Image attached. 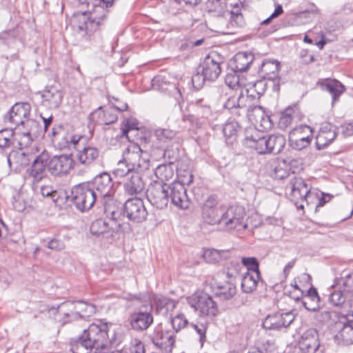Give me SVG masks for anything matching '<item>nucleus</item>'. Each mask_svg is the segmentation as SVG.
Masks as SVG:
<instances>
[{
  "label": "nucleus",
  "instance_id": "1",
  "mask_svg": "<svg viewBox=\"0 0 353 353\" xmlns=\"http://www.w3.org/2000/svg\"><path fill=\"white\" fill-rule=\"evenodd\" d=\"M108 330V323L97 320L84 330L79 337L72 341L71 351L73 353H89L92 348H95L96 353H108L110 344Z\"/></svg>",
  "mask_w": 353,
  "mask_h": 353
},
{
  "label": "nucleus",
  "instance_id": "2",
  "mask_svg": "<svg viewBox=\"0 0 353 353\" xmlns=\"http://www.w3.org/2000/svg\"><path fill=\"white\" fill-rule=\"evenodd\" d=\"M112 205L114 208L112 210V231L128 233L132 230L130 223L125 221V216L122 215L123 212L128 219L137 222L144 221L148 215L143 200L139 198L129 199L124 203L114 201Z\"/></svg>",
  "mask_w": 353,
  "mask_h": 353
},
{
  "label": "nucleus",
  "instance_id": "3",
  "mask_svg": "<svg viewBox=\"0 0 353 353\" xmlns=\"http://www.w3.org/2000/svg\"><path fill=\"white\" fill-rule=\"evenodd\" d=\"M243 144L255 150L259 154H277L284 148L285 138L281 134H272L266 137L255 128L250 127L245 130Z\"/></svg>",
  "mask_w": 353,
  "mask_h": 353
},
{
  "label": "nucleus",
  "instance_id": "4",
  "mask_svg": "<svg viewBox=\"0 0 353 353\" xmlns=\"http://www.w3.org/2000/svg\"><path fill=\"white\" fill-rule=\"evenodd\" d=\"M65 200L72 202L80 211L92 208L97 201V194L88 183L74 185L70 192H64Z\"/></svg>",
  "mask_w": 353,
  "mask_h": 353
},
{
  "label": "nucleus",
  "instance_id": "5",
  "mask_svg": "<svg viewBox=\"0 0 353 353\" xmlns=\"http://www.w3.org/2000/svg\"><path fill=\"white\" fill-rule=\"evenodd\" d=\"M245 216V212L242 206L223 207L218 224L228 230H243L247 228V224L244 223Z\"/></svg>",
  "mask_w": 353,
  "mask_h": 353
},
{
  "label": "nucleus",
  "instance_id": "6",
  "mask_svg": "<svg viewBox=\"0 0 353 353\" xmlns=\"http://www.w3.org/2000/svg\"><path fill=\"white\" fill-rule=\"evenodd\" d=\"M188 303L199 312L201 316L214 317L217 315L219 310L216 302L212 297L205 292H196L188 299Z\"/></svg>",
  "mask_w": 353,
  "mask_h": 353
},
{
  "label": "nucleus",
  "instance_id": "7",
  "mask_svg": "<svg viewBox=\"0 0 353 353\" xmlns=\"http://www.w3.org/2000/svg\"><path fill=\"white\" fill-rule=\"evenodd\" d=\"M52 140L57 144L59 148H75L81 143H85L87 139L85 136L74 134L59 125L53 128L52 131Z\"/></svg>",
  "mask_w": 353,
  "mask_h": 353
},
{
  "label": "nucleus",
  "instance_id": "8",
  "mask_svg": "<svg viewBox=\"0 0 353 353\" xmlns=\"http://www.w3.org/2000/svg\"><path fill=\"white\" fill-rule=\"evenodd\" d=\"M168 184L154 181L147 190V198L152 205L159 209L167 207L169 203Z\"/></svg>",
  "mask_w": 353,
  "mask_h": 353
},
{
  "label": "nucleus",
  "instance_id": "9",
  "mask_svg": "<svg viewBox=\"0 0 353 353\" xmlns=\"http://www.w3.org/2000/svg\"><path fill=\"white\" fill-rule=\"evenodd\" d=\"M287 188H290V199L294 203L296 208L303 209L304 205L301 202L306 201V198L310 192V188L308 185L302 178L293 176L290 179Z\"/></svg>",
  "mask_w": 353,
  "mask_h": 353
},
{
  "label": "nucleus",
  "instance_id": "10",
  "mask_svg": "<svg viewBox=\"0 0 353 353\" xmlns=\"http://www.w3.org/2000/svg\"><path fill=\"white\" fill-rule=\"evenodd\" d=\"M88 310L89 313L94 312V306L92 305H86L83 301L71 302L65 301L59 304L57 307H52L49 308V312L52 313H58L64 316L72 317V319H77L81 317L80 312L82 310Z\"/></svg>",
  "mask_w": 353,
  "mask_h": 353
},
{
  "label": "nucleus",
  "instance_id": "11",
  "mask_svg": "<svg viewBox=\"0 0 353 353\" xmlns=\"http://www.w3.org/2000/svg\"><path fill=\"white\" fill-rule=\"evenodd\" d=\"M331 329L334 334V340L339 345L353 344V325L345 316L336 321Z\"/></svg>",
  "mask_w": 353,
  "mask_h": 353
},
{
  "label": "nucleus",
  "instance_id": "12",
  "mask_svg": "<svg viewBox=\"0 0 353 353\" xmlns=\"http://www.w3.org/2000/svg\"><path fill=\"white\" fill-rule=\"evenodd\" d=\"M74 161L71 155L54 156L49 158L48 171L54 176H63L74 168Z\"/></svg>",
  "mask_w": 353,
  "mask_h": 353
},
{
  "label": "nucleus",
  "instance_id": "13",
  "mask_svg": "<svg viewBox=\"0 0 353 353\" xmlns=\"http://www.w3.org/2000/svg\"><path fill=\"white\" fill-rule=\"evenodd\" d=\"M221 63L223 58L218 53L212 52L205 57L199 69L208 81H214L221 72Z\"/></svg>",
  "mask_w": 353,
  "mask_h": 353
},
{
  "label": "nucleus",
  "instance_id": "14",
  "mask_svg": "<svg viewBox=\"0 0 353 353\" xmlns=\"http://www.w3.org/2000/svg\"><path fill=\"white\" fill-rule=\"evenodd\" d=\"M312 129L306 125L294 128L289 133V143L292 148L301 150L307 147L311 142Z\"/></svg>",
  "mask_w": 353,
  "mask_h": 353
},
{
  "label": "nucleus",
  "instance_id": "15",
  "mask_svg": "<svg viewBox=\"0 0 353 353\" xmlns=\"http://www.w3.org/2000/svg\"><path fill=\"white\" fill-rule=\"evenodd\" d=\"M223 206L219 204L215 196H208L202 206V219L208 224L219 223Z\"/></svg>",
  "mask_w": 353,
  "mask_h": 353
},
{
  "label": "nucleus",
  "instance_id": "16",
  "mask_svg": "<svg viewBox=\"0 0 353 353\" xmlns=\"http://www.w3.org/2000/svg\"><path fill=\"white\" fill-rule=\"evenodd\" d=\"M299 344L303 353H323L324 351V347L319 343L318 332L314 328L305 331Z\"/></svg>",
  "mask_w": 353,
  "mask_h": 353
},
{
  "label": "nucleus",
  "instance_id": "17",
  "mask_svg": "<svg viewBox=\"0 0 353 353\" xmlns=\"http://www.w3.org/2000/svg\"><path fill=\"white\" fill-rule=\"evenodd\" d=\"M293 311L284 313H274L268 315L263 321V327L266 330H278L288 327L294 320Z\"/></svg>",
  "mask_w": 353,
  "mask_h": 353
},
{
  "label": "nucleus",
  "instance_id": "18",
  "mask_svg": "<svg viewBox=\"0 0 353 353\" xmlns=\"http://www.w3.org/2000/svg\"><path fill=\"white\" fill-rule=\"evenodd\" d=\"M168 188L169 201H171L172 204L179 209H187L190 201L184 185L179 181H174L170 185L168 184Z\"/></svg>",
  "mask_w": 353,
  "mask_h": 353
},
{
  "label": "nucleus",
  "instance_id": "19",
  "mask_svg": "<svg viewBox=\"0 0 353 353\" xmlns=\"http://www.w3.org/2000/svg\"><path fill=\"white\" fill-rule=\"evenodd\" d=\"M150 339L155 346L165 352L172 351L175 341L172 332L163 330L160 326L154 328L150 335Z\"/></svg>",
  "mask_w": 353,
  "mask_h": 353
},
{
  "label": "nucleus",
  "instance_id": "20",
  "mask_svg": "<svg viewBox=\"0 0 353 353\" xmlns=\"http://www.w3.org/2000/svg\"><path fill=\"white\" fill-rule=\"evenodd\" d=\"M30 112V105L28 103H16L9 112L4 117V121L15 125L16 128L28 118Z\"/></svg>",
  "mask_w": 353,
  "mask_h": 353
},
{
  "label": "nucleus",
  "instance_id": "21",
  "mask_svg": "<svg viewBox=\"0 0 353 353\" xmlns=\"http://www.w3.org/2000/svg\"><path fill=\"white\" fill-rule=\"evenodd\" d=\"M225 93L222 94L221 98L225 100L223 103L225 108L229 110L233 114L240 116L242 113L245 112V105L243 103L244 97L241 92L239 94Z\"/></svg>",
  "mask_w": 353,
  "mask_h": 353
},
{
  "label": "nucleus",
  "instance_id": "22",
  "mask_svg": "<svg viewBox=\"0 0 353 353\" xmlns=\"http://www.w3.org/2000/svg\"><path fill=\"white\" fill-rule=\"evenodd\" d=\"M42 105L49 109L57 108L62 102L63 93L55 86H46L43 90Z\"/></svg>",
  "mask_w": 353,
  "mask_h": 353
},
{
  "label": "nucleus",
  "instance_id": "23",
  "mask_svg": "<svg viewBox=\"0 0 353 353\" xmlns=\"http://www.w3.org/2000/svg\"><path fill=\"white\" fill-rule=\"evenodd\" d=\"M336 128L330 123L322 124L316 137V145L318 150H322L329 145L336 138Z\"/></svg>",
  "mask_w": 353,
  "mask_h": 353
},
{
  "label": "nucleus",
  "instance_id": "24",
  "mask_svg": "<svg viewBox=\"0 0 353 353\" xmlns=\"http://www.w3.org/2000/svg\"><path fill=\"white\" fill-rule=\"evenodd\" d=\"M85 144L81 143L74 148L77 151L76 157L81 164L89 165L97 159L99 151L96 148L86 146Z\"/></svg>",
  "mask_w": 353,
  "mask_h": 353
},
{
  "label": "nucleus",
  "instance_id": "25",
  "mask_svg": "<svg viewBox=\"0 0 353 353\" xmlns=\"http://www.w3.org/2000/svg\"><path fill=\"white\" fill-rule=\"evenodd\" d=\"M96 189L99 195L103 198L105 210H107L108 201L106 199L110 194V174L103 172L94 179Z\"/></svg>",
  "mask_w": 353,
  "mask_h": 353
},
{
  "label": "nucleus",
  "instance_id": "26",
  "mask_svg": "<svg viewBox=\"0 0 353 353\" xmlns=\"http://www.w3.org/2000/svg\"><path fill=\"white\" fill-rule=\"evenodd\" d=\"M49 158V154L43 151L34 160L29 174L34 178V181H39L42 179L43 171L46 168L48 170Z\"/></svg>",
  "mask_w": 353,
  "mask_h": 353
},
{
  "label": "nucleus",
  "instance_id": "27",
  "mask_svg": "<svg viewBox=\"0 0 353 353\" xmlns=\"http://www.w3.org/2000/svg\"><path fill=\"white\" fill-rule=\"evenodd\" d=\"M254 59V55L250 52H239L230 61L231 68L235 72H245L250 68Z\"/></svg>",
  "mask_w": 353,
  "mask_h": 353
},
{
  "label": "nucleus",
  "instance_id": "28",
  "mask_svg": "<svg viewBox=\"0 0 353 353\" xmlns=\"http://www.w3.org/2000/svg\"><path fill=\"white\" fill-rule=\"evenodd\" d=\"M322 89L329 92L332 97V103L336 101L339 97L345 91V86L339 81L334 79H324L319 81Z\"/></svg>",
  "mask_w": 353,
  "mask_h": 353
},
{
  "label": "nucleus",
  "instance_id": "29",
  "mask_svg": "<svg viewBox=\"0 0 353 353\" xmlns=\"http://www.w3.org/2000/svg\"><path fill=\"white\" fill-rule=\"evenodd\" d=\"M279 70L280 63L278 61L265 60L262 63L259 73L263 79L273 81L278 78Z\"/></svg>",
  "mask_w": 353,
  "mask_h": 353
},
{
  "label": "nucleus",
  "instance_id": "30",
  "mask_svg": "<svg viewBox=\"0 0 353 353\" xmlns=\"http://www.w3.org/2000/svg\"><path fill=\"white\" fill-rule=\"evenodd\" d=\"M153 322V316L148 312L134 313L131 319V325L135 330H145Z\"/></svg>",
  "mask_w": 353,
  "mask_h": 353
},
{
  "label": "nucleus",
  "instance_id": "31",
  "mask_svg": "<svg viewBox=\"0 0 353 353\" xmlns=\"http://www.w3.org/2000/svg\"><path fill=\"white\" fill-rule=\"evenodd\" d=\"M228 17V22L226 24L225 34L234 33L235 30L239 28H243L245 25L244 17L241 12H224V16Z\"/></svg>",
  "mask_w": 353,
  "mask_h": 353
},
{
  "label": "nucleus",
  "instance_id": "32",
  "mask_svg": "<svg viewBox=\"0 0 353 353\" xmlns=\"http://www.w3.org/2000/svg\"><path fill=\"white\" fill-rule=\"evenodd\" d=\"M39 124L34 120L26 118L23 122L17 128L23 138L27 139L26 144L32 141V136L37 134L39 130Z\"/></svg>",
  "mask_w": 353,
  "mask_h": 353
},
{
  "label": "nucleus",
  "instance_id": "33",
  "mask_svg": "<svg viewBox=\"0 0 353 353\" xmlns=\"http://www.w3.org/2000/svg\"><path fill=\"white\" fill-rule=\"evenodd\" d=\"M302 305L311 312H316L320 308V297L315 288L311 287L307 292V294L302 299Z\"/></svg>",
  "mask_w": 353,
  "mask_h": 353
},
{
  "label": "nucleus",
  "instance_id": "34",
  "mask_svg": "<svg viewBox=\"0 0 353 353\" xmlns=\"http://www.w3.org/2000/svg\"><path fill=\"white\" fill-rule=\"evenodd\" d=\"M125 192L131 195L137 194L144 189V183L138 173H132L124 184Z\"/></svg>",
  "mask_w": 353,
  "mask_h": 353
},
{
  "label": "nucleus",
  "instance_id": "35",
  "mask_svg": "<svg viewBox=\"0 0 353 353\" xmlns=\"http://www.w3.org/2000/svg\"><path fill=\"white\" fill-rule=\"evenodd\" d=\"M236 294V288L232 281H226L224 283L219 284L215 292V295L223 301L230 300Z\"/></svg>",
  "mask_w": 353,
  "mask_h": 353
},
{
  "label": "nucleus",
  "instance_id": "36",
  "mask_svg": "<svg viewBox=\"0 0 353 353\" xmlns=\"http://www.w3.org/2000/svg\"><path fill=\"white\" fill-rule=\"evenodd\" d=\"M93 22L90 20L89 13L87 12H77L72 18L73 27L79 32H85L88 29L89 25H92Z\"/></svg>",
  "mask_w": 353,
  "mask_h": 353
},
{
  "label": "nucleus",
  "instance_id": "37",
  "mask_svg": "<svg viewBox=\"0 0 353 353\" xmlns=\"http://www.w3.org/2000/svg\"><path fill=\"white\" fill-rule=\"evenodd\" d=\"M154 303L157 312L163 315L167 314L168 311L173 310L176 305L174 301L163 296H155Z\"/></svg>",
  "mask_w": 353,
  "mask_h": 353
},
{
  "label": "nucleus",
  "instance_id": "38",
  "mask_svg": "<svg viewBox=\"0 0 353 353\" xmlns=\"http://www.w3.org/2000/svg\"><path fill=\"white\" fill-rule=\"evenodd\" d=\"M239 129V125L236 121H229L224 124L223 132L227 143L232 144L235 141Z\"/></svg>",
  "mask_w": 353,
  "mask_h": 353
},
{
  "label": "nucleus",
  "instance_id": "39",
  "mask_svg": "<svg viewBox=\"0 0 353 353\" xmlns=\"http://www.w3.org/2000/svg\"><path fill=\"white\" fill-rule=\"evenodd\" d=\"M109 221L103 219H98L94 221L90 226V232L98 236L101 235L103 237L108 238L109 234Z\"/></svg>",
  "mask_w": 353,
  "mask_h": 353
},
{
  "label": "nucleus",
  "instance_id": "40",
  "mask_svg": "<svg viewBox=\"0 0 353 353\" xmlns=\"http://www.w3.org/2000/svg\"><path fill=\"white\" fill-rule=\"evenodd\" d=\"M261 278V275L252 274L251 272H246L242 279L241 289L245 293H251L256 290L257 283Z\"/></svg>",
  "mask_w": 353,
  "mask_h": 353
},
{
  "label": "nucleus",
  "instance_id": "41",
  "mask_svg": "<svg viewBox=\"0 0 353 353\" xmlns=\"http://www.w3.org/2000/svg\"><path fill=\"white\" fill-rule=\"evenodd\" d=\"M238 72H239L232 70V72H230L225 76V83L228 87V88L226 89V92L228 90L230 92H232V89L242 88L245 85L244 78L241 77L237 74Z\"/></svg>",
  "mask_w": 353,
  "mask_h": 353
},
{
  "label": "nucleus",
  "instance_id": "42",
  "mask_svg": "<svg viewBox=\"0 0 353 353\" xmlns=\"http://www.w3.org/2000/svg\"><path fill=\"white\" fill-rule=\"evenodd\" d=\"M228 252L215 249H207L203 252V256L206 262L214 263L221 261L227 257Z\"/></svg>",
  "mask_w": 353,
  "mask_h": 353
},
{
  "label": "nucleus",
  "instance_id": "43",
  "mask_svg": "<svg viewBox=\"0 0 353 353\" xmlns=\"http://www.w3.org/2000/svg\"><path fill=\"white\" fill-rule=\"evenodd\" d=\"M336 285L345 293L353 290V274L343 272L340 279H336Z\"/></svg>",
  "mask_w": 353,
  "mask_h": 353
},
{
  "label": "nucleus",
  "instance_id": "44",
  "mask_svg": "<svg viewBox=\"0 0 353 353\" xmlns=\"http://www.w3.org/2000/svg\"><path fill=\"white\" fill-rule=\"evenodd\" d=\"M155 176L161 182L169 181L174 176V172L170 165L161 164L159 165L154 171Z\"/></svg>",
  "mask_w": 353,
  "mask_h": 353
},
{
  "label": "nucleus",
  "instance_id": "45",
  "mask_svg": "<svg viewBox=\"0 0 353 353\" xmlns=\"http://www.w3.org/2000/svg\"><path fill=\"white\" fill-rule=\"evenodd\" d=\"M296 110L292 108H287L282 114L279 119V125L281 128H285L292 125L294 121L297 120Z\"/></svg>",
  "mask_w": 353,
  "mask_h": 353
},
{
  "label": "nucleus",
  "instance_id": "46",
  "mask_svg": "<svg viewBox=\"0 0 353 353\" xmlns=\"http://www.w3.org/2000/svg\"><path fill=\"white\" fill-rule=\"evenodd\" d=\"M8 163L10 167L12 164L19 165H24L28 163L24 152H21L17 150H12L7 157Z\"/></svg>",
  "mask_w": 353,
  "mask_h": 353
},
{
  "label": "nucleus",
  "instance_id": "47",
  "mask_svg": "<svg viewBox=\"0 0 353 353\" xmlns=\"http://www.w3.org/2000/svg\"><path fill=\"white\" fill-rule=\"evenodd\" d=\"M93 6L95 13L102 14L99 18L103 19L108 16L110 0H94Z\"/></svg>",
  "mask_w": 353,
  "mask_h": 353
},
{
  "label": "nucleus",
  "instance_id": "48",
  "mask_svg": "<svg viewBox=\"0 0 353 353\" xmlns=\"http://www.w3.org/2000/svg\"><path fill=\"white\" fill-rule=\"evenodd\" d=\"M245 112L249 119L253 122L258 123L265 120V113L261 106L254 105L248 109L245 108Z\"/></svg>",
  "mask_w": 353,
  "mask_h": 353
},
{
  "label": "nucleus",
  "instance_id": "49",
  "mask_svg": "<svg viewBox=\"0 0 353 353\" xmlns=\"http://www.w3.org/2000/svg\"><path fill=\"white\" fill-rule=\"evenodd\" d=\"M242 264L247 268L248 272L252 274L261 275L259 270V263L255 257H243L241 259Z\"/></svg>",
  "mask_w": 353,
  "mask_h": 353
},
{
  "label": "nucleus",
  "instance_id": "50",
  "mask_svg": "<svg viewBox=\"0 0 353 353\" xmlns=\"http://www.w3.org/2000/svg\"><path fill=\"white\" fill-rule=\"evenodd\" d=\"M14 132L12 129L6 128L0 130V148L10 147L13 144Z\"/></svg>",
  "mask_w": 353,
  "mask_h": 353
},
{
  "label": "nucleus",
  "instance_id": "51",
  "mask_svg": "<svg viewBox=\"0 0 353 353\" xmlns=\"http://www.w3.org/2000/svg\"><path fill=\"white\" fill-rule=\"evenodd\" d=\"M346 294L342 290L338 288V290L332 292L329 296V301L334 306L343 305L346 299Z\"/></svg>",
  "mask_w": 353,
  "mask_h": 353
},
{
  "label": "nucleus",
  "instance_id": "52",
  "mask_svg": "<svg viewBox=\"0 0 353 353\" xmlns=\"http://www.w3.org/2000/svg\"><path fill=\"white\" fill-rule=\"evenodd\" d=\"M171 324L173 329L177 332L185 327L188 324V321L183 314H178L172 319Z\"/></svg>",
  "mask_w": 353,
  "mask_h": 353
},
{
  "label": "nucleus",
  "instance_id": "53",
  "mask_svg": "<svg viewBox=\"0 0 353 353\" xmlns=\"http://www.w3.org/2000/svg\"><path fill=\"white\" fill-rule=\"evenodd\" d=\"M154 134L161 141H170L176 136V132L170 129L158 128L155 130Z\"/></svg>",
  "mask_w": 353,
  "mask_h": 353
},
{
  "label": "nucleus",
  "instance_id": "54",
  "mask_svg": "<svg viewBox=\"0 0 353 353\" xmlns=\"http://www.w3.org/2000/svg\"><path fill=\"white\" fill-rule=\"evenodd\" d=\"M199 336V342L203 346L206 340V331L208 325L203 323H190V325Z\"/></svg>",
  "mask_w": 353,
  "mask_h": 353
},
{
  "label": "nucleus",
  "instance_id": "55",
  "mask_svg": "<svg viewBox=\"0 0 353 353\" xmlns=\"http://www.w3.org/2000/svg\"><path fill=\"white\" fill-rule=\"evenodd\" d=\"M125 329L121 326H119L117 329H114V336L112 337V346L115 344L116 347H120L125 339Z\"/></svg>",
  "mask_w": 353,
  "mask_h": 353
},
{
  "label": "nucleus",
  "instance_id": "56",
  "mask_svg": "<svg viewBox=\"0 0 353 353\" xmlns=\"http://www.w3.org/2000/svg\"><path fill=\"white\" fill-rule=\"evenodd\" d=\"M90 117L93 121L99 125H109L110 122H108L105 119V114L102 109V107L99 108L94 112L90 114Z\"/></svg>",
  "mask_w": 353,
  "mask_h": 353
},
{
  "label": "nucleus",
  "instance_id": "57",
  "mask_svg": "<svg viewBox=\"0 0 353 353\" xmlns=\"http://www.w3.org/2000/svg\"><path fill=\"white\" fill-rule=\"evenodd\" d=\"M119 168H116L113 171V174L116 176H124L125 174L130 173L132 168L125 163V161H119L118 163Z\"/></svg>",
  "mask_w": 353,
  "mask_h": 353
},
{
  "label": "nucleus",
  "instance_id": "58",
  "mask_svg": "<svg viewBox=\"0 0 353 353\" xmlns=\"http://www.w3.org/2000/svg\"><path fill=\"white\" fill-rule=\"evenodd\" d=\"M205 81H208L207 78H205V75H203L201 70L192 77V85L196 90H199L203 87Z\"/></svg>",
  "mask_w": 353,
  "mask_h": 353
},
{
  "label": "nucleus",
  "instance_id": "59",
  "mask_svg": "<svg viewBox=\"0 0 353 353\" xmlns=\"http://www.w3.org/2000/svg\"><path fill=\"white\" fill-rule=\"evenodd\" d=\"M196 105L197 106L198 114H200L202 117L208 118L211 114V110L209 105H203V100H197L196 101Z\"/></svg>",
  "mask_w": 353,
  "mask_h": 353
},
{
  "label": "nucleus",
  "instance_id": "60",
  "mask_svg": "<svg viewBox=\"0 0 353 353\" xmlns=\"http://www.w3.org/2000/svg\"><path fill=\"white\" fill-rule=\"evenodd\" d=\"M130 353H145L144 344L137 339L132 341Z\"/></svg>",
  "mask_w": 353,
  "mask_h": 353
},
{
  "label": "nucleus",
  "instance_id": "61",
  "mask_svg": "<svg viewBox=\"0 0 353 353\" xmlns=\"http://www.w3.org/2000/svg\"><path fill=\"white\" fill-rule=\"evenodd\" d=\"M40 191L42 196H50L54 201L57 199L56 196H57V192L54 190L52 186H41Z\"/></svg>",
  "mask_w": 353,
  "mask_h": 353
},
{
  "label": "nucleus",
  "instance_id": "62",
  "mask_svg": "<svg viewBox=\"0 0 353 353\" xmlns=\"http://www.w3.org/2000/svg\"><path fill=\"white\" fill-rule=\"evenodd\" d=\"M47 247L50 250H61L63 249V243L57 239H52L47 243Z\"/></svg>",
  "mask_w": 353,
  "mask_h": 353
},
{
  "label": "nucleus",
  "instance_id": "63",
  "mask_svg": "<svg viewBox=\"0 0 353 353\" xmlns=\"http://www.w3.org/2000/svg\"><path fill=\"white\" fill-rule=\"evenodd\" d=\"M205 41L204 38L198 39L196 41H186L185 43H183L181 46V49H185L188 48H192L193 47L199 46H201Z\"/></svg>",
  "mask_w": 353,
  "mask_h": 353
},
{
  "label": "nucleus",
  "instance_id": "64",
  "mask_svg": "<svg viewBox=\"0 0 353 353\" xmlns=\"http://www.w3.org/2000/svg\"><path fill=\"white\" fill-rule=\"evenodd\" d=\"M321 321L324 322H328L330 320H331L333 317V316H336V314L334 312H331L329 311H323L321 312Z\"/></svg>",
  "mask_w": 353,
  "mask_h": 353
}]
</instances>
